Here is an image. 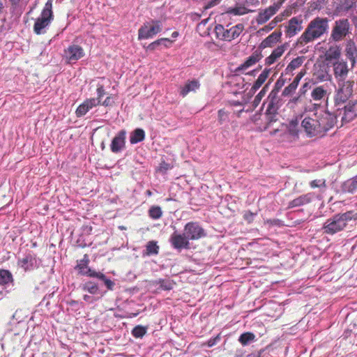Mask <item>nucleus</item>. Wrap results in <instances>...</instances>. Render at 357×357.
<instances>
[{
  "mask_svg": "<svg viewBox=\"0 0 357 357\" xmlns=\"http://www.w3.org/2000/svg\"><path fill=\"white\" fill-rule=\"evenodd\" d=\"M355 91V83L353 80L338 82L335 85V116L340 119L342 124L349 123L357 118V98L352 100Z\"/></svg>",
  "mask_w": 357,
  "mask_h": 357,
  "instance_id": "nucleus-1",
  "label": "nucleus"
},
{
  "mask_svg": "<svg viewBox=\"0 0 357 357\" xmlns=\"http://www.w3.org/2000/svg\"><path fill=\"white\" fill-rule=\"evenodd\" d=\"M336 119L332 114L319 109L305 116L301 122V126L310 137L323 135L334 126Z\"/></svg>",
  "mask_w": 357,
  "mask_h": 357,
  "instance_id": "nucleus-2",
  "label": "nucleus"
},
{
  "mask_svg": "<svg viewBox=\"0 0 357 357\" xmlns=\"http://www.w3.org/2000/svg\"><path fill=\"white\" fill-rule=\"evenodd\" d=\"M329 20L327 17H317L312 20L301 36L297 39L296 45L303 47L320 38L328 32Z\"/></svg>",
  "mask_w": 357,
  "mask_h": 357,
  "instance_id": "nucleus-3",
  "label": "nucleus"
},
{
  "mask_svg": "<svg viewBox=\"0 0 357 357\" xmlns=\"http://www.w3.org/2000/svg\"><path fill=\"white\" fill-rule=\"evenodd\" d=\"M351 212L337 214L326 221L323 226L324 232L327 234L333 235L341 231L346 227L347 222L351 220Z\"/></svg>",
  "mask_w": 357,
  "mask_h": 357,
  "instance_id": "nucleus-4",
  "label": "nucleus"
},
{
  "mask_svg": "<svg viewBox=\"0 0 357 357\" xmlns=\"http://www.w3.org/2000/svg\"><path fill=\"white\" fill-rule=\"evenodd\" d=\"M52 0H47L40 17H38L33 25V31L38 35L46 32V29L53 20Z\"/></svg>",
  "mask_w": 357,
  "mask_h": 357,
  "instance_id": "nucleus-5",
  "label": "nucleus"
},
{
  "mask_svg": "<svg viewBox=\"0 0 357 357\" xmlns=\"http://www.w3.org/2000/svg\"><path fill=\"white\" fill-rule=\"evenodd\" d=\"M351 26L347 19L342 18L335 21L332 27L330 40L340 42L351 33Z\"/></svg>",
  "mask_w": 357,
  "mask_h": 357,
  "instance_id": "nucleus-6",
  "label": "nucleus"
},
{
  "mask_svg": "<svg viewBox=\"0 0 357 357\" xmlns=\"http://www.w3.org/2000/svg\"><path fill=\"white\" fill-rule=\"evenodd\" d=\"M162 30V23L160 20H151L143 24L138 30V40L153 38Z\"/></svg>",
  "mask_w": 357,
  "mask_h": 357,
  "instance_id": "nucleus-7",
  "label": "nucleus"
},
{
  "mask_svg": "<svg viewBox=\"0 0 357 357\" xmlns=\"http://www.w3.org/2000/svg\"><path fill=\"white\" fill-rule=\"evenodd\" d=\"M244 29L243 24H238L229 29L225 28L221 24H218L215 27V32L217 37L222 40L231 41L240 36Z\"/></svg>",
  "mask_w": 357,
  "mask_h": 357,
  "instance_id": "nucleus-8",
  "label": "nucleus"
},
{
  "mask_svg": "<svg viewBox=\"0 0 357 357\" xmlns=\"http://www.w3.org/2000/svg\"><path fill=\"white\" fill-rule=\"evenodd\" d=\"M40 260L33 252H29L17 260V266L24 271H31L38 268L40 265Z\"/></svg>",
  "mask_w": 357,
  "mask_h": 357,
  "instance_id": "nucleus-9",
  "label": "nucleus"
},
{
  "mask_svg": "<svg viewBox=\"0 0 357 357\" xmlns=\"http://www.w3.org/2000/svg\"><path fill=\"white\" fill-rule=\"evenodd\" d=\"M85 55L84 50L79 45L71 44L63 50V59L69 63H74L83 58Z\"/></svg>",
  "mask_w": 357,
  "mask_h": 357,
  "instance_id": "nucleus-10",
  "label": "nucleus"
},
{
  "mask_svg": "<svg viewBox=\"0 0 357 357\" xmlns=\"http://www.w3.org/2000/svg\"><path fill=\"white\" fill-rule=\"evenodd\" d=\"M332 67L336 82L348 80L346 78L349 74V68L346 61L341 59L340 61H333Z\"/></svg>",
  "mask_w": 357,
  "mask_h": 357,
  "instance_id": "nucleus-11",
  "label": "nucleus"
},
{
  "mask_svg": "<svg viewBox=\"0 0 357 357\" xmlns=\"http://www.w3.org/2000/svg\"><path fill=\"white\" fill-rule=\"evenodd\" d=\"M184 233L189 240H198L206 236L204 229L196 222H188L184 227Z\"/></svg>",
  "mask_w": 357,
  "mask_h": 357,
  "instance_id": "nucleus-12",
  "label": "nucleus"
},
{
  "mask_svg": "<svg viewBox=\"0 0 357 357\" xmlns=\"http://www.w3.org/2000/svg\"><path fill=\"white\" fill-rule=\"evenodd\" d=\"M280 3H273L268 7L259 10L255 17L258 24H264L267 22L280 10Z\"/></svg>",
  "mask_w": 357,
  "mask_h": 357,
  "instance_id": "nucleus-13",
  "label": "nucleus"
},
{
  "mask_svg": "<svg viewBox=\"0 0 357 357\" xmlns=\"http://www.w3.org/2000/svg\"><path fill=\"white\" fill-rule=\"evenodd\" d=\"M189 241L185 233L180 234L177 231H174L169 238L172 246L178 250L188 249L190 248Z\"/></svg>",
  "mask_w": 357,
  "mask_h": 357,
  "instance_id": "nucleus-14",
  "label": "nucleus"
},
{
  "mask_svg": "<svg viewBox=\"0 0 357 357\" xmlns=\"http://www.w3.org/2000/svg\"><path fill=\"white\" fill-rule=\"evenodd\" d=\"M303 20L301 16L291 18L285 26V33L289 38L297 35L303 29Z\"/></svg>",
  "mask_w": 357,
  "mask_h": 357,
  "instance_id": "nucleus-15",
  "label": "nucleus"
},
{
  "mask_svg": "<svg viewBox=\"0 0 357 357\" xmlns=\"http://www.w3.org/2000/svg\"><path fill=\"white\" fill-rule=\"evenodd\" d=\"M344 52L347 59L350 61L353 68L357 63V45L352 39L347 40L344 44Z\"/></svg>",
  "mask_w": 357,
  "mask_h": 357,
  "instance_id": "nucleus-16",
  "label": "nucleus"
},
{
  "mask_svg": "<svg viewBox=\"0 0 357 357\" xmlns=\"http://www.w3.org/2000/svg\"><path fill=\"white\" fill-rule=\"evenodd\" d=\"M126 136V130H121L113 138L110 144V149L113 153H119L125 147Z\"/></svg>",
  "mask_w": 357,
  "mask_h": 357,
  "instance_id": "nucleus-17",
  "label": "nucleus"
},
{
  "mask_svg": "<svg viewBox=\"0 0 357 357\" xmlns=\"http://www.w3.org/2000/svg\"><path fill=\"white\" fill-rule=\"evenodd\" d=\"M315 198L314 192H308L294 199L288 204V208L302 206L312 202Z\"/></svg>",
  "mask_w": 357,
  "mask_h": 357,
  "instance_id": "nucleus-18",
  "label": "nucleus"
},
{
  "mask_svg": "<svg viewBox=\"0 0 357 357\" xmlns=\"http://www.w3.org/2000/svg\"><path fill=\"white\" fill-rule=\"evenodd\" d=\"M278 89H273L268 95L267 112H276L280 106V98L278 96Z\"/></svg>",
  "mask_w": 357,
  "mask_h": 357,
  "instance_id": "nucleus-19",
  "label": "nucleus"
},
{
  "mask_svg": "<svg viewBox=\"0 0 357 357\" xmlns=\"http://www.w3.org/2000/svg\"><path fill=\"white\" fill-rule=\"evenodd\" d=\"M262 58V54L260 52L255 51L247 59L241 64L236 69L238 72H244L250 67L256 64Z\"/></svg>",
  "mask_w": 357,
  "mask_h": 357,
  "instance_id": "nucleus-20",
  "label": "nucleus"
},
{
  "mask_svg": "<svg viewBox=\"0 0 357 357\" xmlns=\"http://www.w3.org/2000/svg\"><path fill=\"white\" fill-rule=\"evenodd\" d=\"M100 104V100L96 98L86 99L76 109V115L81 117L85 115L90 109Z\"/></svg>",
  "mask_w": 357,
  "mask_h": 357,
  "instance_id": "nucleus-21",
  "label": "nucleus"
},
{
  "mask_svg": "<svg viewBox=\"0 0 357 357\" xmlns=\"http://www.w3.org/2000/svg\"><path fill=\"white\" fill-rule=\"evenodd\" d=\"M287 47V43L278 46L273 50L271 54L266 58L265 64L268 66L273 64L278 59L282 56Z\"/></svg>",
  "mask_w": 357,
  "mask_h": 357,
  "instance_id": "nucleus-22",
  "label": "nucleus"
},
{
  "mask_svg": "<svg viewBox=\"0 0 357 357\" xmlns=\"http://www.w3.org/2000/svg\"><path fill=\"white\" fill-rule=\"evenodd\" d=\"M282 36V32L280 31H275L268 37H266L260 44L261 48L271 47L280 41Z\"/></svg>",
  "mask_w": 357,
  "mask_h": 357,
  "instance_id": "nucleus-23",
  "label": "nucleus"
},
{
  "mask_svg": "<svg viewBox=\"0 0 357 357\" xmlns=\"http://www.w3.org/2000/svg\"><path fill=\"white\" fill-rule=\"evenodd\" d=\"M89 259L86 255L84 256V258L78 261L77 265L75 268L78 270L79 273L84 275H88L91 278V275L93 273H96V271L91 270L88 266Z\"/></svg>",
  "mask_w": 357,
  "mask_h": 357,
  "instance_id": "nucleus-24",
  "label": "nucleus"
},
{
  "mask_svg": "<svg viewBox=\"0 0 357 357\" xmlns=\"http://www.w3.org/2000/svg\"><path fill=\"white\" fill-rule=\"evenodd\" d=\"M341 49L339 46H331L325 53L326 60L329 63L340 61Z\"/></svg>",
  "mask_w": 357,
  "mask_h": 357,
  "instance_id": "nucleus-25",
  "label": "nucleus"
},
{
  "mask_svg": "<svg viewBox=\"0 0 357 357\" xmlns=\"http://www.w3.org/2000/svg\"><path fill=\"white\" fill-rule=\"evenodd\" d=\"M252 12L245 4L236 3L234 6L228 8L227 13L233 16H241Z\"/></svg>",
  "mask_w": 357,
  "mask_h": 357,
  "instance_id": "nucleus-26",
  "label": "nucleus"
},
{
  "mask_svg": "<svg viewBox=\"0 0 357 357\" xmlns=\"http://www.w3.org/2000/svg\"><path fill=\"white\" fill-rule=\"evenodd\" d=\"M305 59L304 56H298L291 60L285 68V73L291 75H293L294 71L303 65Z\"/></svg>",
  "mask_w": 357,
  "mask_h": 357,
  "instance_id": "nucleus-27",
  "label": "nucleus"
},
{
  "mask_svg": "<svg viewBox=\"0 0 357 357\" xmlns=\"http://www.w3.org/2000/svg\"><path fill=\"white\" fill-rule=\"evenodd\" d=\"M270 73V69H264V70L258 76L257 79L252 86L250 91H252V93H255L264 84V82L268 77Z\"/></svg>",
  "mask_w": 357,
  "mask_h": 357,
  "instance_id": "nucleus-28",
  "label": "nucleus"
},
{
  "mask_svg": "<svg viewBox=\"0 0 357 357\" xmlns=\"http://www.w3.org/2000/svg\"><path fill=\"white\" fill-rule=\"evenodd\" d=\"M145 138V132L142 128H137L130 134V142L135 144L142 142Z\"/></svg>",
  "mask_w": 357,
  "mask_h": 357,
  "instance_id": "nucleus-29",
  "label": "nucleus"
},
{
  "mask_svg": "<svg viewBox=\"0 0 357 357\" xmlns=\"http://www.w3.org/2000/svg\"><path fill=\"white\" fill-rule=\"evenodd\" d=\"M343 191L349 193H354L357 191V175L346 181L342 185Z\"/></svg>",
  "mask_w": 357,
  "mask_h": 357,
  "instance_id": "nucleus-30",
  "label": "nucleus"
},
{
  "mask_svg": "<svg viewBox=\"0 0 357 357\" xmlns=\"http://www.w3.org/2000/svg\"><path fill=\"white\" fill-rule=\"evenodd\" d=\"M199 87V83L196 80H192L186 83L180 89V94L185 96L190 91H195Z\"/></svg>",
  "mask_w": 357,
  "mask_h": 357,
  "instance_id": "nucleus-31",
  "label": "nucleus"
},
{
  "mask_svg": "<svg viewBox=\"0 0 357 357\" xmlns=\"http://www.w3.org/2000/svg\"><path fill=\"white\" fill-rule=\"evenodd\" d=\"M91 278H96L103 282L108 290H113L115 283L114 281L107 278L105 274L101 272L93 273Z\"/></svg>",
  "mask_w": 357,
  "mask_h": 357,
  "instance_id": "nucleus-32",
  "label": "nucleus"
},
{
  "mask_svg": "<svg viewBox=\"0 0 357 357\" xmlns=\"http://www.w3.org/2000/svg\"><path fill=\"white\" fill-rule=\"evenodd\" d=\"M326 95V90L322 86L315 87L311 93V97L314 100H321Z\"/></svg>",
  "mask_w": 357,
  "mask_h": 357,
  "instance_id": "nucleus-33",
  "label": "nucleus"
},
{
  "mask_svg": "<svg viewBox=\"0 0 357 357\" xmlns=\"http://www.w3.org/2000/svg\"><path fill=\"white\" fill-rule=\"evenodd\" d=\"M13 280L11 273L5 269L0 270V285H5Z\"/></svg>",
  "mask_w": 357,
  "mask_h": 357,
  "instance_id": "nucleus-34",
  "label": "nucleus"
},
{
  "mask_svg": "<svg viewBox=\"0 0 357 357\" xmlns=\"http://www.w3.org/2000/svg\"><path fill=\"white\" fill-rule=\"evenodd\" d=\"M255 339V335L252 333L247 332L240 335L238 341L243 346H246L253 342Z\"/></svg>",
  "mask_w": 357,
  "mask_h": 357,
  "instance_id": "nucleus-35",
  "label": "nucleus"
},
{
  "mask_svg": "<svg viewBox=\"0 0 357 357\" xmlns=\"http://www.w3.org/2000/svg\"><path fill=\"white\" fill-rule=\"evenodd\" d=\"M170 43H172V41L169 38H162L150 43L146 48L148 50L153 51L160 45H164L165 47H168V44Z\"/></svg>",
  "mask_w": 357,
  "mask_h": 357,
  "instance_id": "nucleus-36",
  "label": "nucleus"
},
{
  "mask_svg": "<svg viewBox=\"0 0 357 357\" xmlns=\"http://www.w3.org/2000/svg\"><path fill=\"white\" fill-rule=\"evenodd\" d=\"M83 289L91 294H97L99 293L98 284L91 281L85 282L83 285Z\"/></svg>",
  "mask_w": 357,
  "mask_h": 357,
  "instance_id": "nucleus-37",
  "label": "nucleus"
},
{
  "mask_svg": "<svg viewBox=\"0 0 357 357\" xmlns=\"http://www.w3.org/2000/svg\"><path fill=\"white\" fill-rule=\"evenodd\" d=\"M149 215L153 220H158L162 215V211L158 206H153L149 210Z\"/></svg>",
  "mask_w": 357,
  "mask_h": 357,
  "instance_id": "nucleus-38",
  "label": "nucleus"
},
{
  "mask_svg": "<svg viewBox=\"0 0 357 357\" xmlns=\"http://www.w3.org/2000/svg\"><path fill=\"white\" fill-rule=\"evenodd\" d=\"M146 327L138 325L132 329V335L136 338H142L146 333Z\"/></svg>",
  "mask_w": 357,
  "mask_h": 357,
  "instance_id": "nucleus-39",
  "label": "nucleus"
},
{
  "mask_svg": "<svg viewBox=\"0 0 357 357\" xmlns=\"http://www.w3.org/2000/svg\"><path fill=\"white\" fill-rule=\"evenodd\" d=\"M268 89V84H265V86L262 88V89L259 91V93L255 96L254 100H253V105L255 107H257L259 102H261V99L264 97L266 95L267 91Z\"/></svg>",
  "mask_w": 357,
  "mask_h": 357,
  "instance_id": "nucleus-40",
  "label": "nucleus"
},
{
  "mask_svg": "<svg viewBox=\"0 0 357 357\" xmlns=\"http://www.w3.org/2000/svg\"><path fill=\"white\" fill-rule=\"evenodd\" d=\"M146 249L148 255H157L158 253L159 247L156 242L149 241L146 246Z\"/></svg>",
  "mask_w": 357,
  "mask_h": 357,
  "instance_id": "nucleus-41",
  "label": "nucleus"
},
{
  "mask_svg": "<svg viewBox=\"0 0 357 357\" xmlns=\"http://www.w3.org/2000/svg\"><path fill=\"white\" fill-rule=\"evenodd\" d=\"M310 186L311 188H322L325 189L326 188V180L324 178L313 180L310 182Z\"/></svg>",
  "mask_w": 357,
  "mask_h": 357,
  "instance_id": "nucleus-42",
  "label": "nucleus"
},
{
  "mask_svg": "<svg viewBox=\"0 0 357 357\" xmlns=\"http://www.w3.org/2000/svg\"><path fill=\"white\" fill-rule=\"evenodd\" d=\"M297 86H296L292 82L289 84L287 86H286L282 91V95L283 96H291L297 89Z\"/></svg>",
  "mask_w": 357,
  "mask_h": 357,
  "instance_id": "nucleus-43",
  "label": "nucleus"
},
{
  "mask_svg": "<svg viewBox=\"0 0 357 357\" xmlns=\"http://www.w3.org/2000/svg\"><path fill=\"white\" fill-rule=\"evenodd\" d=\"M218 119L220 124L229 121V113L224 109H220L218 112Z\"/></svg>",
  "mask_w": 357,
  "mask_h": 357,
  "instance_id": "nucleus-44",
  "label": "nucleus"
},
{
  "mask_svg": "<svg viewBox=\"0 0 357 357\" xmlns=\"http://www.w3.org/2000/svg\"><path fill=\"white\" fill-rule=\"evenodd\" d=\"M266 119L267 121V127H269L271 124L277 121V112H266Z\"/></svg>",
  "mask_w": 357,
  "mask_h": 357,
  "instance_id": "nucleus-45",
  "label": "nucleus"
},
{
  "mask_svg": "<svg viewBox=\"0 0 357 357\" xmlns=\"http://www.w3.org/2000/svg\"><path fill=\"white\" fill-rule=\"evenodd\" d=\"M298 123L297 121H292L290 122L289 125V132L291 135H297L298 134Z\"/></svg>",
  "mask_w": 357,
  "mask_h": 357,
  "instance_id": "nucleus-46",
  "label": "nucleus"
},
{
  "mask_svg": "<svg viewBox=\"0 0 357 357\" xmlns=\"http://www.w3.org/2000/svg\"><path fill=\"white\" fill-rule=\"evenodd\" d=\"M291 15V8H287L283 12L275 16V17H280V22L283 21L286 17Z\"/></svg>",
  "mask_w": 357,
  "mask_h": 357,
  "instance_id": "nucleus-47",
  "label": "nucleus"
},
{
  "mask_svg": "<svg viewBox=\"0 0 357 357\" xmlns=\"http://www.w3.org/2000/svg\"><path fill=\"white\" fill-rule=\"evenodd\" d=\"M160 286L165 290H170L173 288V284L168 280H160Z\"/></svg>",
  "mask_w": 357,
  "mask_h": 357,
  "instance_id": "nucleus-48",
  "label": "nucleus"
},
{
  "mask_svg": "<svg viewBox=\"0 0 357 357\" xmlns=\"http://www.w3.org/2000/svg\"><path fill=\"white\" fill-rule=\"evenodd\" d=\"M306 71L305 70H301L297 75L295 77V78L294 79L292 83L294 84L296 86H298V84H299V82L300 80L301 79V78L305 75Z\"/></svg>",
  "mask_w": 357,
  "mask_h": 357,
  "instance_id": "nucleus-49",
  "label": "nucleus"
},
{
  "mask_svg": "<svg viewBox=\"0 0 357 357\" xmlns=\"http://www.w3.org/2000/svg\"><path fill=\"white\" fill-rule=\"evenodd\" d=\"M97 95H98V98L96 99H98V100H99L100 101V99L105 95L104 86L102 85H101V84H98V85Z\"/></svg>",
  "mask_w": 357,
  "mask_h": 357,
  "instance_id": "nucleus-50",
  "label": "nucleus"
},
{
  "mask_svg": "<svg viewBox=\"0 0 357 357\" xmlns=\"http://www.w3.org/2000/svg\"><path fill=\"white\" fill-rule=\"evenodd\" d=\"M219 339H220L219 336H217L214 338H211L207 342V346L208 347H211L214 346L215 344H216V343L218 342Z\"/></svg>",
  "mask_w": 357,
  "mask_h": 357,
  "instance_id": "nucleus-51",
  "label": "nucleus"
},
{
  "mask_svg": "<svg viewBox=\"0 0 357 357\" xmlns=\"http://www.w3.org/2000/svg\"><path fill=\"white\" fill-rule=\"evenodd\" d=\"M280 22V17H274L273 20H272L268 25L270 26V29H273L276 26V25L278 24V23Z\"/></svg>",
  "mask_w": 357,
  "mask_h": 357,
  "instance_id": "nucleus-52",
  "label": "nucleus"
},
{
  "mask_svg": "<svg viewBox=\"0 0 357 357\" xmlns=\"http://www.w3.org/2000/svg\"><path fill=\"white\" fill-rule=\"evenodd\" d=\"M222 0H210L208 3V7H213L218 5Z\"/></svg>",
  "mask_w": 357,
  "mask_h": 357,
  "instance_id": "nucleus-53",
  "label": "nucleus"
},
{
  "mask_svg": "<svg viewBox=\"0 0 357 357\" xmlns=\"http://www.w3.org/2000/svg\"><path fill=\"white\" fill-rule=\"evenodd\" d=\"M112 105V100L110 97H107L102 102V105L109 106Z\"/></svg>",
  "mask_w": 357,
  "mask_h": 357,
  "instance_id": "nucleus-54",
  "label": "nucleus"
},
{
  "mask_svg": "<svg viewBox=\"0 0 357 357\" xmlns=\"http://www.w3.org/2000/svg\"><path fill=\"white\" fill-rule=\"evenodd\" d=\"M308 86V84L305 83V84H303V86H302V88L300 89V91H299V93L302 95V94H304L306 91V88Z\"/></svg>",
  "mask_w": 357,
  "mask_h": 357,
  "instance_id": "nucleus-55",
  "label": "nucleus"
},
{
  "mask_svg": "<svg viewBox=\"0 0 357 357\" xmlns=\"http://www.w3.org/2000/svg\"><path fill=\"white\" fill-rule=\"evenodd\" d=\"M283 85V82H280V79H278L277 80V82H275V87L274 89H278V91L280 90V89L282 87V86Z\"/></svg>",
  "mask_w": 357,
  "mask_h": 357,
  "instance_id": "nucleus-56",
  "label": "nucleus"
},
{
  "mask_svg": "<svg viewBox=\"0 0 357 357\" xmlns=\"http://www.w3.org/2000/svg\"><path fill=\"white\" fill-rule=\"evenodd\" d=\"M261 352H262V351H260L257 353H253V354L248 355L246 357H260Z\"/></svg>",
  "mask_w": 357,
  "mask_h": 357,
  "instance_id": "nucleus-57",
  "label": "nucleus"
},
{
  "mask_svg": "<svg viewBox=\"0 0 357 357\" xmlns=\"http://www.w3.org/2000/svg\"><path fill=\"white\" fill-rule=\"evenodd\" d=\"M254 214L252 213H245V218L247 220H250L253 218Z\"/></svg>",
  "mask_w": 357,
  "mask_h": 357,
  "instance_id": "nucleus-58",
  "label": "nucleus"
},
{
  "mask_svg": "<svg viewBox=\"0 0 357 357\" xmlns=\"http://www.w3.org/2000/svg\"><path fill=\"white\" fill-rule=\"evenodd\" d=\"M300 96H296V97H294L291 100V102H294V103H296L298 101H299V99H300Z\"/></svg>",
  "mask_w": 357,
  "mask_h": 357,
  "instance_id": "nucleus-59",
  "label": "nucleus"
},
{
  "mask_svg": "<svg viewBox=\"0 0 357 357\" xmlns=\"http://www.w3.org/2000/svg\"><path fill=\"white\" fill-rule=\"evenodd\" d=\"M262 30L266 31H269L272 30V29H270V26H269V25L268 24V25H266V26H264V27L262 29Z\"/></svg>",
  "mask_w": 357,
  "mask_h": 357,
  "instance_id": "nucleus-60",
  "label": "nucleus"
},
{
  "mask_svg": "<svg viewBox=\"0 0 357 357\" xmlns=\"http://www.w3.org/2000/svg\"><path fill=\"white\" fill-rule=\"evenodd\" d=\"M262 30L266 31H269L272 30V29H270V26H269V25L268 24V25H266V26H264V27L262 29Z\"/></svg>",
  "mask_w": 357,
  "mask_h": 357,
  "instance_id": "nucleus-61",
  "label": "nucleus"
},
{
  "mask_svg": "<svg viewBox=\"0 0 357 357\" xmlns=\"http://www.w3.org/2000/svg\"><path fill=\"white\" fill-rule=\"evenodd\" d=\"M277 1L274 3H280V8H281L282 4L284 2L285 0H276Z\"/></svg>",
  "mask_w": 357,
  "mask_h": 357,
  "instance_id": "nucleus-62",
  "label": "nucleus"
},
{
  "mask_svg": "<svg viewBox=\"0 0 357 357\" xmlns=\"http://www.w3.org/2000/svg\"><path fill=\"white\" fill-rule=\"evenodd\" d=\"M91 299V296L89 295H84V300L86 301H89Z\"/></svg>",
  "mask_w": 357,
  "mask_h": 357,
  "instance_id": "nucleus-63",
  "label": "nucleus"
},
{
  "mask_svg": "<svg viewBox=\"0 0 357 357\" xmlns=\"http://www.w3.org/2000/svg\"><path fill=\"white\" fill-rule=\"evenodd\" d=\"M178 36V33L177 31H174L172 33V36L173 38H176Z\"/></svg>",
  "mask_w": 357,
  "mask_h": 357,
  "instance_id": "nucleus-64",
  "label": "nucleus"
}]
</instances>
